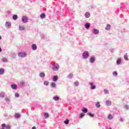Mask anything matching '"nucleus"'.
Returning <instances> with one entry per match:
<instances>
[{
  "instance_id": "obj_1",
  "label": "nucleus",
  "mask_w": 129,
  "mask_h": 129,
  "mask_svg": "<svg viewBox=\"0 0 129 129\" xmlns=\"http://www.w3.org/2000/svg\"><path fill=\"white\" fill-rule=\"evenodd\" d=\"M59 68H60V67L59 64L57 63L52 64V69L53 71H58V70H59Z\"/></svg>"
},
{
  "instance_id": "obj_2",
  "label": "nucleus",
  "mask_w": 129,
  "mask_h": 129,
  "mask_svg": "<svg viewBox=\"0 0 129 129\" xmlns=\"http://www.w3.org/2000/svg\"><path fill=\"white\" fill-rule=\"evenodd\" d=\"M18 56H19V57H21V58H25V57H26V56H27V53H26L25 52H20L18 54Z\"/></svg>"
},
{
  "instance_id": "obj_3",
  "label": "nucleus",
  "mask_w": 129,
  "mask_h": 129,
  "mask_svg": "<svg viewBox=\"0 0 129 129\" xmlns=\"http://www.w3.org/2000/svg\"><path fill=\"white\" fill-rule=\"evenodd\" d=\"M88 57H89V54L88 53V52L85 51L83 54V58H84V59H87Z\"/></svg>"
},
{
  "instance_id": "obj_4",
  "label": "nucleus",
  "mask_w": 129,
  "mask_h": 129,
  "mask_svg": "<svg viewBox=\"0 0 129 129\" xmlns=\"http://www.w3.org/2000/svg\"><path fill=\"white\" fill-rule=\"evenodd\" d=\"M28 17L26 16H23L22 17V21L24 24H26V23H28Z\"/></svg>"
},
{
  "instance_id": "obj_5",
  "label": "nucleus",
  "mask_w": 129,
  "mask_h": 129,
  "mask_svg": "<svg viewBox=\"0 0 129 129\" xmlns=\"http://www.w3.org/2000/svg\"><path fill=\"white\" fill-rule=\"evenodd\" d=\"M92 32L94 35H98V34H99V30L95 28L93 29Z\"/></svg>"
},
{
  "instance_id": "obj_6",
  "label": "nucleus",
  "mask_w": 129,
  "mask_h": 129,
  "mask_svg": "<svg viewBox=\"0 0 129 129\" xmlns=\"http://www.w3.org/2000/svg\"><path fill=\"white\" fill-rule=\"evenodd\" d=\"M90 85L91 89L94 90V89H95V88H96V86L92 82H91L90 83Z\"/></svg>"
},
{
  "instance_id": "obj_7",
  "label": "nucleus",
  "mask_w": 129,
  "mask_h": 129,
  "mask_svg": "<svg viewBox=\"0 0 129 129\" xmlns=\"http://www.w3.org/2000/svg\"><path fill=\"white\" fill-rule=\"evenodd\" d=\"M11 26H12V23L10 22H6L5 23V27L6 28H11Z\"/></svg>"
},
{
  "instance_id": "obj_8",
  "label": "nucleus",
  "mask_w": 129,
  "mask_h": 129,
  "mask_svg": "<svg viewBox=\"0 0 129 129\" xmlns=\"http://www.w3.org/2000/svg\"><path fill=\"white\" fill-rule=\"evenodd\" d=\"M19 30L20 31H25L26 27L24 25H19Z\"/></svg>"
},
{
  "instance_id": "obj_9",
  "label": "nucleus",
  "mask_w": 129,
  "mask_h": 129,
  "mask_svg": "<svg viewBox=\"0 0 129 129\" xmlns=\"http://www.w3.org/2000/svg\"><path fill=\"white\" fill-rule=\"evenodd\" d=\"M31 48L34 51L37 50V45L35 44H33L31 46Z\"/></svg>"
},
{
  "instance_id": "obj_10",
  "label": "nucleus",
  "mask_w": 129,
  "mask_h": 129,
  "mask_svg": "<svg viewBox=\"0 0 129 129\" xmlns=\"http://www.w3.org/2000/svg\"><path fill=\"white\" fill-rule=\"evenodd\" d=\"M94 61H95V57L94 56H91L90 58V63H94Z\"/></svg>"
},
{
  "instance_id": "obj_11",
  "label": "nucleus",
  "mask_w": 129,
  "mask_h": 129,
  "mask_svg": "<svg viewBox=\"0 0 129 129\" xmlns=\"http://www.w3.org/2000/svg\"><path fill=\"white\" fill-rule=\"evenodd\" d=\"M52 80H53V81H54L55 82H56V81H57V80H58V76H54L52 78Z\"/></svg>"
},
{
  "instance_id": "obj_12",
  "label": "nucleus",
  "mask_w": 129,
  "mask_h": 129,
  "mask_svg": "<svg viewBox=\"0 0 129 129\" xmlns=\"http://www.w3.org/2000/svg\"><path fill=\"white\" fill-rule=\"evenodd\" d=\"M85 27L86 28V29H89V28H90V24L86 23V24H85Z\"/></svg>"
},
{
  "instance_id": "obj_13",
  "label": "nucleus",
  "mask_w": 129,
  "mask_h": 129,
  "mask_svg": "<svg viewBox=\"0 0 129 129\" xmlns=\"http://www.w3.org/2000/svg\"><path fill=\"white\" fill-rule=\"evenodd\" d=\"M39 76L41 78H44L45 77V73L42 72L39 74Z\"/></svg>"
},
{
  "instance_id": "obj_14",
  "label": "nucleus",
  "mask_w": 129,
  "mask_h": 129,
  "mask_svg": "<svg viewBox=\"0 0 129 129\" xmlns=\"http://www.w3.org/2000/svg\"><path fill=\"white\" fill-rule=\"evenodd\" d=\"M11 88H12V89H17V88H18V86L15 84H13L11 85Z\"/></svg>"
},
{
  "instance_id": "obj_15",
  "label": "nucleus",
  "mask_w": 129,
  "mask_h": 129,
  "mask_svg": "<svg viewBox=\"0 0 129 129\" xmlns=\"http://www.w3.org/2000/svg\"><path fill=\"white\" fill-rule=\"evenodd\" d=\"M106 105H108V106L111 105V101H110L109 100L106 101Z\"/></svg>"
},
{
  "instance_id": "obj_16",
  "label": "nucleus",
  "mask_w": 129,
  "mask_h": 129,
  "mask_svg": "<svg viewBox=\"0 0 129 129\" xmlns=\"http://www.w3.org/2000/svg\"><path fill=\"white\" fill-rule=\"evenodd\" d=\"M5 73V70L4 69H0V75H3Z\"/></svg>"
},
{
  "instance_id": "obj_17",
  "label": "nucleus",
  "mask_w": 129,
  "mask_h": 129,
  "mask_svg": "<svg viewBox=\"0 0 129 129\" xmlns=\"http://www.w3.org/2000/svg\"><path fill=\"white\" fill-rule=\"evenodd\" d=\"M121 62V59L120 58H118L116 61L117 65H119Z\"/></svg>"
},
{
  "instance_id": "obj_18",
  "label": "nucleus",
  "mask_w": 129,
  "mask_h": 129,
  "mask_svg": "<svg viewBox=\"0 0 129 129\" xmlns=\"http://www.w3.org/2000/svg\"><path fill=\"white\" fill-rule=\"evenodd\" d=\"M85 16L86 18H89L90 17V14L88 12H87L85 13Z\"/></svg>"
},
{
  "instance_id": "obj_19",
  "label": "nucleus",
  "mask_w": 129,
  "mask_h": 129,
  "mask_svg": "<svg viewBox=\"0 0 129 129\" xmlns=\"http://www.w3.org/2000/svg\"><path fill=\"white\" fill-rule=\"evenodd\" d=\"M105 29V30L109 31V30H110V25L109 24L107 25V26Z\"/></svg>"
},
{
  "instance_id": "obj_20",
  "label": "nucleus",
  "mask_w": 129,
  "mask_h": 129,
  "mask_svg": "<svg viewBox=\"0 0 129 129\" xmlns=\"http://www.w3.org/2000/svg\"><path fill=\"white\" fill-rule=\"evenodd\" d=\"M50 86L51 87H52V88H54V87H56V83H51V84H50Z\"/></svg>"
},
{
  "instance_id": "obj_21",
  "label": "nucleus",
  "mask_w": 129,
  "mask_h": 129,
  "mask_svg": "<svg viewBox=\"0 0 129 129\" xmlns=\"http://www.w3.org/2000/svg\"><path fill=\"white\" fill-rule=\"evenodd\" d=\"M13 20H18V15H14L13 16Z\"/></svg>"
},
{
  "instance_id": "obj_22",
  "label": "nucleus",
  "mask_w": 129,
  "mask_h": 129,
  "mask_svg": "<svg viewBox=\"0 0 129 129\" xmlns=\"http://www.w3.org/2000/svg\"><path fill=\"white\" fill-rule=\"evenodd\" d=\"M53 99L54 100H55V101H57V100H59V97H58V96H55V97H54L53 98Z\"/></svg>"
},
{
  "instance_id": "obj_23",
  "label": "nucleus",
  "mask_w": 129,
  "mask_h": 129,
  "mask_svg": "<svg viewBox=\"0 0 129 129\" xmlns=\"http://www.w3.org/2000/svg\"><path fill=\"white\" fill-rule=\"evenodd\" d=\"M16 118H19L20 117L21 115L19 113H16L15 115Z\"/></svg>"
},
{
  "instance_id": "obj_24",
  "label": "nucleus",
  "mask_w": 129,
  "mask_h": 129,
  "mask_svg": "<svg viewBox=\"0 0 129 129\" xmlns=\"http://www.w3.org/2000/svg\"><path fill=\"white\" fill-rule=\"evenodd\" d=\"M74 86H79V82H78V81H76L74 83Z\"/></svg>"
},
{
  "instance_id": "obj_25",
  "label": "nucleus",
  "mask_w": 129,
  "mask_h": 129,
  "mask_svg": "<svg viewBox=\"0 0 129 129\" xmlns=\"http://www.w3.org/2000/svg\"><path fill=\"white\" fill-rule=\"evenodd\" d=\"M46 17V15H45L44 14H42L41 15H40V18L41 19H45V17Z\"/></svg>"
},
{
  "instance_id": "obj_26",
  "label": "nucleus",
  "mask_w": 129,
  "mask_h": 129,
  "mask_svg": "<svg viewBox=\"0 0 129 129\" xmlns=\"http://www.w3.org/2000/svg\"><path fill=\"white\" fill-rule=\"evenodd\" d=\"M48 117H49V114H48L47 113H44V118H48Z\"/></svg>"
},
{
  "instance_id": "obj_27",
  "label": "nucleus",
  "mask_w": 129,
  "mask_h": 129,
  "mask_svg": "<svg viewBox=\"0 0 129 129\" xmlns=\"http://www.w3.org/2000/svg\"><path fill=\"white\" fill-rule=\"evenodd\" d=\"M44 85H46V86H48L49 85V82L48 81H45L43 83Z\"/></svg>"
},
{
  "instance_id": "obj_28",
  "label": "nucleus",
  "mask_w": 129,
  "mask_h": 129,
  "mask_svg": "<svg viewBox=\"0 0 129 129\" xmlns=\"http://www.w3.org/2000/svg\"><path fill=\"white\" fill-rule=\"evenodd\" d=\"M109 92L108 91V90H107L106 89H104V94H108Z\"/></svg>"
},
{
  "instance_id": "obj_29",
  "label": "nucleus",
  "mask_w": 129,
  "mask_h": 129,
  "mask_svg": "<svg viewBox=\"0 0 129 129\" xmlns=\"http://www.w3.org/2000/svg\"><path fill=\"white\" fill-rule=\"evenodd\" d=\"M112 116L111 115V114H109L108 117H107V119H112Z\"/></svg>"
},
{
  "instance_id": "obj_30",
  "label": "nucleus",
  "mask_w": 129,
  "mask_h": 129,
  "mask_svg": "<svg viewBox=\"0 0 129 129\" xmlns=\"http://www.w3.org/2000/svg\"><path fill=\"white\" fill-rule=\"evenodd\" d=\"M0 97H5V93L2 92L0 93Z\"/></svg>"
},
{
  "instance_id": "obj_31",
  "label": "nucleus",
  "mask_w": 129,
  "mask_h": 129,
  "mask_svg": "<svg viewBox=\"0 0 129 129\" xmlns=\"http://www.w3.org/2000/svg\"><path fill=\"white\" fill-rule=\"evenodd\" d=\"M96 106L97 107H98V108H99V107H100V104L99 102H98L96 103Z\"/></svg>"
},
{
  "instance_id": "obj_32",
  "label": "nucleus",
  "mask_w": 129,
  "mask_h": 129,
  "mask_svg": "<svg viewBox=\"0 0 129 129\" xmlns=\"http://www.w3.org/2000/svg\"><path fill=\"white\" fill-rule=\"evenodd\" d=\"M88 115H89V116H90L91 117H93V116H94V114H92L91 113H88Z\"/></svg>"
},
{
  "instance_id": "obj_33",
  "label": "nucleus",
  "mask_w": 129,
  "mask_h": 129,
  "mask_svg": "<svg viewBox=\"0 0 129 129\" xmlns=\"http://www.w3.org/2000/svg\"><path fill=\"white\" fill-rule=\"evenodd\" d=\"M64 123L68 124V123H69V120L67 119L66 121H64Z\"/></svg>"
},
{
  "instance_id": "obj_34",
  "label": "nucleus",
  "mask_w": 129,
  "mask_h": 129,
  "mask_svg": "<svg viewBox=\"0 0 129 129\" xmlns=\"http://www.w3.org/2000/svg\"><path fill=\"white\" fill-rule=\"evenodd\" d=\"M83 112H84L85 113H87L88 110L87 109L85 108L82 110Z\"/></svg>"
},
{
  "instance_id": "obj_35",
  "label": "nucleus",
  "mask_w": 129,
  "mask_h": 129,
  "mask_svg": "<svg viewBox=\"0 0 129 129\" xmlns=\"http://www.w3.org/2000/svg\"><path fill=\"white\" fill-rule=\"evenodd\" d=\"M2 61L3 62H8V59L6 58H3L2 59Z\"/></svg>"
},
{
  "instance_id": "obj_36",
  "label": "nucleus",
  "mask_w": 129,
  "mask_h": 129,
  "mask_svg": "<svg viewBox=\"0 0 129 129\" xmlns=\"http://www.w3.org/2000/svg\"><path fill=\"white\" fill-rule=\"evenodd\" d=\"M124 58L126 60H128V57L127 55H125L124 56Z\"/></svg>"
},
{
  "instance_id": "obj_37",
  "label": "nucleus",
  "mask_w": 129,
  "mask_h": 129,
  "mask_svg": "<svg viewBox=\"0 0 129 129\" xmlns=\"http://www.w3.org/2000/svg\"><path fill=\"white\" fill-rule=\"evenodd\" d=\"M72 77H73V75L72 74H70L69 75V78L71 79Z\"/></svg>"
},
{
  "instance_id": "obj_38",
  "label": "nucleus",
  "mask_w": 129,
  "mask_h": 129,
  "mask_svg": "<svg viewBox=\"0 0 129 129\" xmlns=\"http://www.w3.org/2000/svg\"><path fill=\"white\" fill-rule=\"evenodd\" d=\"M83 116H84V114H83V113H81V114H80V118H82V117H83Z\"/></svg>"
},
{
  "instance_id": "obj_39",
  "label": "nucleus",
  "mask_w": 129,
  "mask_h": 129,
  "mask_svg": "<svg viewBox=\"0 0 129 129\" xmlns=\"http://www.w3.org/2000/svg\"><path fill=\"white\" fill-rule=\"evenodd\" d=\"M113 75L114 76H117V72H113Z\"/></svg>"
},
{
  "instance_id": "obj_40",
  "label": "nucleus",
  "mask_w": 129,
  "mask_h": 129,
  "mask_svg": "<svg viewBox=\"0 0 129 129\" xmlns=\"http://www.w3.org/2000/svg\"><path fill=\"white\" fill-rule=\"evenodd\" d=\"M6 129H11V126L9 125H6Z\"/></svg>"
},
{
  "instance_id": "obj_41",
  "label": "nucleus",
  "mask_w": 129,
  "mask_h": 129,
  "mask_svg": "<svg viewBox=\"0 0 129 129\" xmlns=\"http://www.w3.org/2000/svg\"><path fill=\"white\" fill-rule=\"evenodd\" d=\"M15 97H20V94H19V93H16Z\"/></svg>"
},
{
  "instance_id": "obj_42",
  "label": "nucleus",
  "mask_w": 129,
  "mask_h": 129,
  "mask_svg": "<svg viewBox=\"0 0 129 129\" xmlns=\"http://www.w3.org/2000/svg\"><path fill=\"white\" fill-rule=\"evenodd\" d=\"M124 107H125V108H126V109H128V105H125L124 106Z\"/></svg>"
},
{
  "instance_id": "obj_43",
  "label": "nucleus",
  "mask_w": 129,
  "mask_h": 129,
  "mask_svg": "<svg viewBox=\"0 0 129 129\" xmlns=\"http://www.w3.org/2000/svg\"><path fill=\"white\" fill-rule=\"evenodd\" d=\"M5 100H6V101H10V99L9 98H5Z\"/></svg>"
},
{
  "instance_id": "obj_44",
  "label": "nucleus",
  "mask_w": 129,
  "mask_h": 129,
  "mask_svg": "<svg viewBox=\"0 0 129 129\" xmlns=\"http://www.w3.org/2000/svg\"><path fill=\"white\" fill-rule=\"evenodd\" d=\"M2 127L4 128V127H6V124H2Z\"/></svg>"
},
{
  "instance_id": "obj_45",
  "label": "nucleus",
  "mask_w": 129,
  "mask_h": 129,
  "mask_svg": "<svg viewBox=\"0 0 129 129\" xmlns=\"http://www.w3.org/2000/svg\"><path fill=\"white\" fill-rule=\"evenodd\" d=\"M120 121H123V118H120Z\"/></svg>"
},
{
  "instance_id": "obj_46",
  "label": "nucleus",
  "mask_w": 129,
  "mask_h": 129,
  "mask_svg": "<svg viewBox=\"0 0 129 129\" xmlns=\"http://www.w3.org/2000/svg\"><path fill=\"white\" fill-rule=\"evenodd\" d=\"M32 129H36V127L33 126V127H32Z\"/></svg>"
},
{
  "instance_id": "obj_47",
  "label": "nucleus",
  "mask_w": 129,
  "mask_h": 129,
  "mask_svg": "<svg viewBox=\"0 0 129 129\" xmlns=\"http://www.w3.org/2000/svg\"><path fill=\"white\" fill-rule=\"evenodd\" d=\"M0 40H2V36H0Z\"/></svg>"
},
{
  "instance_id": "obj_48",
  "label": "nucleus",
  "mask_w": 129,
  "mask_h": 129,
  "mask_svg": "<svg viewBox=\"0 0 129 129\" xmlns=\"http://www.w3.org/2000/svg\"><path fill=\"white\" fill-rule=\"evenodd\" d=\"M0 52H2V48H0Z\"/></svg>"
},
{
  "instance_id": "obj_49",
  "label": "nucleus",
  "mask_w": 129,
  "mask_h": 129,
  "mask_svg": "<svg viewBox=\"0 0 129 129\" xmlns=\"http://www.w3.org/2000/svg\"><path fill=\"white\" fill-rule=\"evenodd\" d=\"M1 129H5L4 128H1Z\"/></svg>"
}]
</instances>
